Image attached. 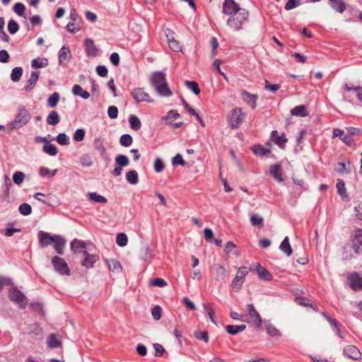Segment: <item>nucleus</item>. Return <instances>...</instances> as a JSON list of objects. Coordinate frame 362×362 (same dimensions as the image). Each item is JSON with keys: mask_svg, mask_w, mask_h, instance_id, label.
Returning a JSON list of instances; mask_svg holds the SVG:
<instances>
[{"mask_svg": "<svg viewBox=\"0 0 362 362\" xmlns=\"http://www.w3.org/2000/svg\"><path fill=\"white\" fill-rule=\"evenodd\" d=\"M151 83L156 88L159 95L165 97L173 95L163 71H158L153 72L151 78Z\"/></svg>", "mask_w": 362, "mask_h": 362, "instance_id": "f257e3e1", "label": "nucleus"}, {"mask_svg": "<svg viewBox=\"0 0 362 362\" xmlns=\"http://www.w3.org/2000/svg\"><path fill=\"white\" fill-rule=\"evenodd\" d=\"M131 95L136 103L141 102L153 103L152 100L148 93H146L143 88H134L132 90Z\"/></svg>", "mask_w": 362, "mask_h": 362, "instance_id": "1a4fd4ad", "label": "nucleus"}, {"mask_svg": "<svg viewBox=\"0 0 362 362\" xmlns=\"http://www.w3.org/2000/svg\"><path fill=\"white\" fill-rule=\"evenodd\" d=\"M269 173L277 181H283L281 165L280 164L272 165L270 167Z\"/></svg>", "mask_w": 362, "mask_h": 362, "instance_id": "c756f323", "label": "nucleus"}, {"mask_svg": "<svg viewBox=\"0 0 362 362\" xmlns=\"http://www.w3.org/2000/svg\"><path fill=\"white\" fill-rule=\"evenodd\" d=\"M126 180L131 185H136L139 182L138 173L135 170H131L126 173Z\"/></svg>", "mask_w": 362, "mask_h": 362, "instance_id": "c9c22d12", "label": "nucleus"}, {"mask_svg": "<svg viewBox=\"0 0 362 362\" xmlns=\"http://www.w3.org/2000/svg\"><path fill=\"white\" fill-rule=\"evenodd\" d=\"M25 178V174L21 171H16L13 175L12 179L13 182L17 185H20L23 183Z\"/></svg>", "mask_w": 362, "mask_h": 362, "instance_id": "6e6d98bb", "label": "nucleus"}, {"mask_svg": "<svg viewBox=\"0 0 362 362\" xmlns=\"http://www.w3.org/2000/svg\"><path fill=\"white\" fill-rule=\"evenodd\" d=\"M13 10L17 15L23 16L25 15V6L23 3L18 2L14 4Z\"/></svg>", "mask_w": 362, "mask_h": 362, "instance_id": "4d7b16f0", "label": "nucleus"}, {"mask_svg": "<svg viewBox=\"0 0 362 362\" xmlns=\"http://www.w3.org/2000/svg\"><path fill=\"white\" fill-rule=\"evenodd\" d=\"M339 168L337 170L339 174H349L351 173V163L348 161L347 164L345 163H338Z\"/></svg>", "mask_w": 362, "mask_h": 362, "instance_id": "09e8293b", "label": "nucleus"}, {"mask_svg": "<svg viewBox=\"0 0 362 362\" xmlns=\"http://www.w3.org/2000/svg\"><path fill=\"white\" fill-rule=\"evenodd\" d=\"M246 310L247 312V315L250 317V320L255 325L257 328L261 327L262 324V317L255 308L253 304H247L246 305Z\"/></svg>", "mask_w": 362, "mask_h": 362, "instance_id": "9b49d317", "label": "nucleus"}, {"mask_svg": "<svg viewBox=\"0 0 362 362\" xmlns=\"http://www.w3.org/2000/svg\"><path fill=\"white\" fill-rule=\"evenodd\" d=\"M351 247L356 255H362V229L356 228L350 237Z\"/></svg>", "mask_w": 362, "mask_h": 362, "instance_id": "6e6552de", "label": "nucleus"}, {"mask_svg": "<svg viewBox=\"0 0 362 362\" xmlns=\"http://www.w3.org/2000/svg\"><path fill=\"white\" fill-rule=\"evenodd\" d=\"M250 271V269L243 266L239 268L235 278L232 281L231 287L235 291H239L245 281V277Z\"/></svg>", "mask_w": 362, "mask_h": 362, "instance_id": "0eeeda50", "label": "nucleus"}, {"mask_svg": "<svg viewBox=\"0 0 362 362\" xmlns=\"http://www.w3.org/2000/svg\"><path fill=\"white\" fill-rule=\"evenodd\" d=\"M300 4V0H288L286 3V4L284 6V8L286 11H290L291 9H293V8H296Z\"/></svg>", "mask_w": 362, "mask_h": 362, "instance_id": "774afa93", "label": "nucleus"}, {"mask_svg": "<svg viewBox=\"0 0 362 362\" xmlns=\"http://www.w3.org/2000/svg\"><path fill=\"white\" fill-rule=\"evenodd\" d=\"M42 151L51 156H54L58 153L57 148L49 141L43 146Z\"/></svg>", "mask_w": 362, "mask_h": 362, "instance_id": "58836bf2", "label": "nucleus"}, {"mask_svg": "<svg viewBox=\"0 0 362 362\" xmlns=\"http://www.w3.org/2000/svg\"><path fill=\"white\" fill-rule=\"evenodd\" d=\"M249 13L245 9H242L240 13L230 16L227 20V25L235 31L242 29V25L248 18Z\"/></svg>", "mask_w": 362, "mask_h": 362, "instance_id": "7ed1b4c3", "label": "nucleus"}, {"mask_svg": "<svg viewBox=\"0 0 362 362\" xmlns=\"http://www.w3.org/2000/svg\"><path fill=\"white\" fill-rule=\"evenodd\" d=\"M130 127L135 131H138L141 127V122L136 115H131L129 119Z\"/></svg>", "mask_w": 362, "mask_h": 362, "instance_id": "37998d69", "label": "nucleus"}, {"mask_svg": "<svg viewBox=\"0 0 362 362\" xmlns=\"http://www.w3.org/2000/svg\"><path fill=\"white\" fill-rule=\"evenodd\" d=\"M54 249L57 254L62 255L64 254V248L66 245V241L65 238L60 235L54 234Z\"/></svg>", "mask_w": 362, "mask_h": 362, "instance_id": "412c9836", "label": "nucleus"}, {"mask_svg": "<svg viewBox=\"0 0 362 362\" xmlns=\"http://www.w3.org/2000/svg\"><path fill=\"white\" fill-rule=\"evenodd\" d=\"M56 141L62 146H66L70 144L69 137L65 133H59L56 137Z\"/></svg>", "mask_w": 362, "mask_h": 362, "instance_id": "3c124183", "label": "nucleus"}, {"mask_svg": "<svg viewBox=\"0 0 362 362\" xmlns=\"http://www.w3.org/2000/svg\"><path fill=\"white\" fill-rule=\"evenodd\" d=\"M225 329H226V331L229 334L235 335L238 333L244 331L246 329V325H228L226 326Z\"/></svg>", "mask_w": 362, "mask_h": 362, "instance_id": "473e14b6", "label": "nucleus"}, {"mask_svg": "<svg viewBox=\"0 0 362 362\" xmlns=\"http://www.w3.org/2000/svg\"><path fill=\"white\" fill-rule=\"evenodd\" d=\"M23 68L21 66H16L13 68L11 74V79L13 82H18V81H20L23 75Z\"/></svg>", "mask_w": 362, "mask_h": 362, "instance_id": "c03bdc74", "label": "nucleus"}, {"mask_svg": "<svg viewBox=\"0 0 362 362\" xmlns=\"http://www.w3.org/2000/svg\"><path fill=\"white\" fill-rule=\"evenodd\" d=\"M245 118V114L241 107L231 110L227 115V121L231 129H237L240 126Z\"/></svg>", "mask_w": 362, "mask_h": 362, "instance_id": "20e7f679", "label": "nucleus"}, {"mask_svg": "<svg viewBox=\"0 0 362 362\" xmlns=\"http://www.w3.org/2000/svg\"><path fill=\"white\" fill-rule=\"evenodd\" d=\"M256 270L259 279L262 281H272L273 279V276L269 271L264 267H262L259 263L257 264Z\"/></svg>", "mask_w": 362, "mask_h": 362, "instance_id": "5701e85b", "label": "nucleus"}, {"mask_svg": "<svg viewBox=\"0 0 362 362\" xmlns=\"http://www.w3.org/2000/svg\"><path fill=\"white\" fill-rule=\"evenodd\" d=\"M19 30V25L16 21L11 19L8 23V30L10 34L14 35L16 34Z\"/></svg>", "mask_w": 362, "mask_h": 362, "instance_id": "13d9d810", "label": "nucleus"}, {"mask_svg": "<svg viewBox=\"0 0 362 362\" xmlns=\"http://www.w3.org/2000/svg\"><path fill=\"white\" fill-rule=\"evenodd\" d=\"M4 183L2 186L3 194L1 196V199L3 200H8L9 199V190L12 187L11 181L9 177L7 175H5L4 177Z\"/></svg>", "mask_w": 362, "mask_h": 362, "instance_id": "bb28decb", "label": "nucleus"}, {"mask_svg": "<svg viewBox=\"0 0 362 362\" xmlns=\"http://www.w3.org/2000/svg\"><path fill=\"white\" fill-rule=\"evenodd\" d=\"M88 197L90 200L96 203L106 204L107 202V199L105 197L98 194L96 192H89L88 194Z\"/></svg>", "mask_w": 362, "mask_h": 362, "instance_id": "ea45409f", "label": "nucleus"}, {"mask_svg": "<svg viewBox=\"0 0 362 362\" xmlns=\"http://www.w3.org/2000/svg\"><path fill=\"white\" fill-rule=\"evenodd\" d=\"M93 145L95 148L99 151L102 158L105 161L109 162L110 158L107 153L105 147L103 146V139L100 137L95 138L93 141Z\"/></svg>", "mask_w": 362, "mask_h": 362, "instance_id": "f3484780", "label": "nucleus"}, {"mask_svg": "<svg viewBox=\"0 0 362 362\" xmlns=\"http://www.w3.org/2000/svg\"><path fill=\"white\" fill-rule=\"evenodd\" d=\"M128 238L124 233H119L116 237V243L120 247H124L127 245Z\"/></svg>", "mask_w": 362, "mask_h": 362, "instance_id": "8fccbe9b", "label": "nucleus"}, {"mask_svg": "<svg viewBox=\"0 0 362 362\" xmlns=\"http://www.w3.org/2000/svg\"><path fill=\"white\" fill-rule=\"evenodd\" d=\"M253 153L258 156H267L271 153L269 148H265L262 145L258 144L251 147Z\"/></svg>", "mask_w": 362, "mask_h": 362, "instance_id": "cd10ccee", "label": "nucleus"}, {"mask_svg": "<svg viewBox=\"0 0 362 362\" xmlns=\"http://www.w3.org/2000/svg\"><path fill=\"white\" fill-rule=\"evenodd\" d=\"M71 57L70 49L68 46H63L58 52L59 64L60 65H65V62L68 59Z\"/></svg>", "mask_w": 362, "mask_h": 362, "instance_id": "b1692460", "label": "nucleus"}, {"mask_svg": "<svg viewBox=\"0 0 362 362\" xmlns=\"http://www.w3.org/2000/svg\"><path fill=\"white\" fill-rule=\"evenodd\" d=\"M83 259L81 261V266L86 269L93 267L94 264L99 260V256L97 255H90L86 250L82 251Z\"/></svg>", "mask_w": 362, "mask_h": 362, "instance_id": "f8f14e48", "label": "nucleus"}, {"mask_svg": "<svg viewBox=\"0 0 362 362\" xmlns=\"http://www.w3.org/2000/svg\"><path fill=\"white\" fill-rule=\"evenodd\" d=\"M153 168H154V170L156 173H160L161 171L163 170V169L165 168V165L161 158H157L155 160L154 164H153Z\"/></svg>", "mask_w": 362, "mask_h": 362, "instance_id": "e2e57ef3", "label": "nucleus"}, {"mask_svg": "<svg viewBox=\"0 0 362 362\" xmlns=\"http://www.w3.org/2000/svg\"><path fill=\"white\" fill-rule=\"evenodd\" d=\"M242 9L234 0H225L223 3V13L227 16L237 14Z\"/></svg>", "mask_w": 362, "mask_h": 362, "instance_id": "9d476101", "label": "nucleus"}, {"mask_svg": "<svg viewBox=\"0 0 362 362\" xmlns=\"http://www.w3.org/2000/svg\"><path fill=\"white\" fill-rule=\"evenodd\" d=\"M80 163H81V165L83 167H90L91 165H93L92 159L87 154L83 155V156H81L80 158Z\"/></svg>", "mask_w": 362, "mask_h": 362, "instance_id": "0e129e2a", "label": "nucleus"}, {"mask_svg": "<svg viewBox=\"0 0 362 362\" xmlns=\"http://www.w3.org/2000/svg\"><path fill=\"white\" fill-rule=\"evenodd\" d=\"M31 119V114L25 105H21L17 108V114L15 119L9 124V130H13L23 127L28 123Z\"/></svg>", "mask_w": 362, "mask_h": 362, "instance_id": "f03ea898", "label": "nucleus"}, {"mask_svg": "<svg viewBox=\"0 0 362 362\" xmlns=\"http://www.w3.org/2000/svg\"><path fill=\"white\" fill-rule=\"evenodd\" d=\"M47 344L51 349H56L62 346V342L58 339L54 334H50L47 337Z\"/></svg>", "mask_w": 362, "mask_h": 362, "instance_id": "e433bc0d", "label": "nucleus"}, {"mask_svg": "<svg viewBox=\"0 0 362 362\" xmlns=\"http://www.w3.org/2000/svg\"><path fill=\"white\" fill-rule=\"evenodd\" d=\"M212 271L217 281L222 284L226 281V270L224 267L220 264L213 266Z\"/></svg>", "mask_w": 362, "mask_h": 362, "instance_id": "a211bd4d", "label": "nucleus"}, {"mask_svg": "<svg viewBox=\"0 0 362 362\" xmlns=\"http://www.w3.org/2000/svg\"><path fill=\"white\" fill-rule=\"evenodd\" d=\"M133 139L130 134H124L120 136L119 143L122 146L128 147L132 144Z\"/></svg>", "mask_w": 362, "mask_h": 362, "instance_id": "603ef678", "label": "nucleus"}, {"mask_svg": "<svg viewBox=\"0 0 362 362\" xmlns=\"http://www.w3.org/2000/svg\"><path fill=\"white\" fill-rule=\"evenodd\" d=\"M9 299L24 309L28 304V298L16 287H11L8 291Z\"/></svg>", "mask_w": 362, "mask_h": 362, "instance_id": "39448f33", "label": "nucleus"}, {"mask_svg": "<svg viewBox=\"0 0 362 362\" xmlns=\"http://www.w3.org/2000/svg\"><path fill=\"white\" fill-rule=\"evenodd\" d=\"M48 65V60L46 58H37L31 62V66L33 69L42 68Z\"/></svg>", "mask_w": 362, "mask_h": 362, "instance_id": "a19ab883", "label": "nucleus"}, {"mask_svg": "<svg viewBox=\"0 0 362 362\" xmlns=\"http://www.w3.org/2000/svg\"><path fill=\"white\" fill-rule=\"evenodd\" d=\"M70 247L74 254L81 255L83 250H86V245L84 241L75 238L71 242Z\"/></svg>", "mask_w": 362, "mask_h": 362, "instance_id": "4be33fe9", "label": "nucleus"}, {"mask_svg": "<svg viewBox=\"0 0 362 362\" xmlns=\"http://www.w3.org/2000/svg\"><path fill=\"white\" fill-rule=\"evenodd\" d=\"M348 281L349 286L354 291L362 290V276H361L358 273L354 272L349 275Z\"/></svg>", "mask_w": 362, "mask_h": 362, "instance_id": "ddd939ff", "label": "nucleus"}, {"mask_svg": "<svg viewBox=\"0 0 362 362\" xmlns=\"http://www.w3.org/2000/svg\"><path fill=\"white\" fill-rule=\"evenodd\" d=\"M266 330L267 334L271 337L279 336L280 332L279 330L272 324H269L266 326Z\"/></svg>", "mask_w": 362, "mask_h": 362, "instance_id": "338daca9", "label": "nucleus"}, {"mask_svg": "<svg viewBox=\"0 0 362 362\" xmlns=\"http://www.w3.org/2000/svg\"><path fill=\"white\" fill-rule=\"evenodd\" d=\"M330 6L337 12L343 13L346 9V5L343 0H329Z\"/></svg>", "mask_w": 362, "mask_h": 362, "instance_id": "c85d7f7f", "label": "nucleus"}, {"mask_svg": "<svg viewBox=\"0 0 362 362\" xmlns=\"http://www.w3.org/2000/svg\"><path fill=\"white\" fill-rule=\"evenodd\" d=\"M250 223L254 226L262 228L264 226V218L258 214H252L250 216Z\"/></svg>", "mask_w": 362, "mask_h": 362, "instance_id": "de8ad7c7", "label": "nucleus"}, {"mask_svg": "<svg viewBox=\"0 0 362 362\" xmlns=\"http://www.w3.org/2000/svg\"><path fill=\"white\" fill-rule=\"evenodd\" d=\"M151 258V255L150 253V249L148 245H146L141 250L140 259L144 262H149Z\"/></svg>", "mask_w": 362, "mask_h": 362, "instance_id": "5fc2aeb1", "label": "nucleus"}, {"mask_svg": "<svg viewBox=\"0 0 362 362\" xmlns=\"http://www.w3.org/2000/svg\"><path fill=\"white\" fill-rule=\"evenodd\" d=\"M40 71H32L30 78L27 81L26 85L24 87L25 90L27 92L30 91L35 87L39 78Z\"/></svg>", "mask_w": 362, "mask_h": 362, "instance_id": "a878e982", "label": "nucleus"}, {"mask_svg": "<svg viewBox=\"0 0 362 362\" xmlns=\"http://www.w3.org/2000/svg\"><path fill=\"white\" fill-rule=\"evenodd\" d=\"M84 47L86 54L90 57H95L98 49L95 47L93 40L91 38H86L84 42Z\"/></svg>", "mask_w": 362, "mask_h": 362, "instance_id": "393cba45", "label": "nucleus"}, {"mask_svg": "<svg viewBox=\"0 0 362 362\" xmlns=\"http://www.w3.org/2000/svg\"><path fill=\"white\" fill-rule=\"evenodd\" d=\"M241 95L243 100L247 103L252 109H255L257 107V100L258 98V95L257 94H252L247 91L246 90H241Z\"/></svg>", "mask_w": 362, "mask_h": 362, "instance_id": "aec40b11", "label": "nucleus"}, {"mask_svg": "<svg viewBox=\"0 0 362 362\" xmlns=\"http://www.w3.org/2000/svg\"><path fill=\"white\" fill-rule=\"evenodd\" d=\"M185 85L196 95H198L200 93V88L196 81L187 80L185 81Z\"/></svg>", "mask_w": 362, "mask_h": 362, "instance_id": "a18cd8bd", "label": "nucleus"}, {"mask_svg": "<svg viewBox=\"0 0 362 362\" xmlns=\"http://www.w3.org/2000/svg\"><path fill=\"white\" fill-rule=\"evenodd\" d=\"M279 249L284 253H285V255L286 256H291V254L293 252V250H292V247H291V246L290 245L289 239H288V236H286L284 238V239L283 240V241L281 243L280 246H279Z\"/></svg>", "mask_w": 362, "mask_h": 362, "instance_id": "7c9ffc66", "label": "nucleus"}, {"mask_svg": "<svg viewBox=\"0 0 362 362\" xmlns=\"http://www.w3.org/2000/svg\"><path fill=\"white\" fill-rule=\"evenodd\" d=\"M86 135V132L83 129H77L74 134V140L76 141H82Z\"/></svg>", "mask_w": 362, "mask_h": 362, "instance_id": "bf43d9fd", "label": "nucleus"}, {"mask_svg": "<svg viewBox=\"0 0 362 362\" xmlns=\"http://www.w3.org/2000/svg\"><path fill=\"white\" fill-rule=\"evenodd\" d=\"M115 163L120 167H126L129 164V160L125 155L119 154L115 158Z\"/></svg>", "mask_w": 362, "mask_h": 362, "instance_id": "49530a36", "label": "nucleus"}, {"mask_svg": "<svg viewBox=\"0 0 362 362\" xmlns=\"http://www.w3.org/2000/svg\"><path fill=\"white\" fill-rule=\"evenodd\" d=\"M18 211L23 216H28L32 213V207L28 203H23L19 206Z\"/></svg>", "mask_w": 362, "mask_h": 362, "instance_id": "864d4df0", "label": "nucleus"}, {"mask_svg": "<svg viewBox=\"0 0 362 362\" xmlns=\"http://www.w3.org/2000/svg\"><path fill=\"white\" fill-rule=\"evenodd\" d=\"M271 140L275 143L281 149L284 150L286 148V144L288 142V139L286 137L284 133L281 135L278 134L276 130H273L271 133Z\"/></svg>", "mask_w": 362, "mask_h": 362, "instance_id": "dca6fc26", "label": "nucleus"}, {"mask_svg": "<svg viewBox=\"0 0 362 362\" xmlns=\"http://www.w3.org/2000/svg\"><path fill=\"white\" fill-rule=\"evenodd\" d=\"M291 114L294 116L304 117L308 115V112L304 105H300L294 107L291 110Z\"/></svg>", "mask_w": 362, "mask_h": 362, "instance_id": "2f4dec72", "label": "nucleus"}, {"mask_svg": "<svg viewBox=\"0 0 362 362\" xmlns=\"http://www.w3.org/2000/svg\"><path fill=\"white\" fill-rule=\"evenodd\" d=\"M162 308L159 305H156L151 310V315L155 320H158L161 317Z\"/></svg>", "mask_w": 362, "mask_h": 362, "instance_id": "69168bd1", "label": "nucleus"}, {"mask_svg": "<svg viewBox=\"0 0 362 362\" xmlns=\"http://www.w3.org/2000/svg\"><path fill=\"white\" fill-rule=\"evenodd\" d=\"M59 98L60 96L57 92L53 93L49 95V97L47 99V106L51 108L55 107L57 105Z\"/></svg>", "mask_w": 362, "mask_h": 362, "instance_id": "79ce46f5", "label": "nucleus"}, {"mask_svg": "<svg viewBox=\"0 0 362 362\" xmlns=\"http://www.w3.org/2000/svg\"><path fill=\"white\" fill-rule=\"evenodd\" d=\"M343 351L346 357L353 360H358L361 358V354L359 349L354 345L346 346Z\"/></svg>", "mask_w": 362, "mask_h": 362, "instance_id": "6ab92c4d", "label": "nucleus"}, {"mask_svg": "<svg viewBox=\"0 0 362 362\" xmlns=\"http://www.w3.org/2000/svg\"><path fill=\"white\" fill-rule=\"evenodd\" d=\"M194 337L197 339L203 340L204 342H206V343L209 341V334L206 331H203V332L196 331L194 332Z\"/></svg>", "mask_w": 362, "mask_h": 362, "instance_id": "052dcab7", "label": "nucleus"}, {"mask_svg": "<svg viewBox=\"0 0 362 362\" xmlns=\"http://www.w3.org/2000/svg\"><path fill=\"white\" fill-rule=\"evenodd\" d=\"M72 93L75 95H78L83 99H88L90 97V93L84 90L82 87L78 84H76L72 88Z\"/></svg>", "mask_w": 362, "mask_h": 362, "instance_id": "f704fd0d", "label": "nucleus"}, {"mask_svg": "<svg viewBox=\"0 0 362 362\" xmlns=\"http://www.w3.org/2000/svg\"><path fill=\"white\" fill-rule=\"evenodd\" d=\"M39 244L41 247H47L52 245L54 240V235H51L50 233L40 230L37 233Z\"/></svg>", "mask_w": 362, "mask_h": 362, "instance_id": "4468645a", "label": "nucleus"}, {"mask_svg": "<svg viewBox=\"0 0 362 362\" xmlns=\"http://www.w3.org/2000/svg\"><path fill=\"white\" fill-rule=\"evenodd\" d=\"M345 129L346 132H348V136L351 138L355 136H358L362 132V129L354 127H347Z\"/></svg>", "mask_w": 362, "mask_h": 362, "instance_id": "680f3d73", "label": "nucleus"}, {"mask_svg": "<svg viewBox=\"0 0 362 362\" xmlns=\"http://www.w3.org/2000/svg\"><path fill=\"white\" fill-rule=\"evenodd\" d=\"M52 264L55 271L62 276H70L71 271L66 261L59 256H54L52 258Z\"/></svg>", "mask_w": 362, "mask_h": 362, "instance_id": "423d86ee", "label": "nucleus"}, {"mask_svg": "<svg viewBox=\"0 0 362 362\" xmlns=\"http://www.w3.org/2000/svg\"><path fill=\"white\" fill-rule=\"evenodd\" d=\"M344 90H346V93H344V98H350V93L354 92L356 95L358 100L362 102V87L361 86H354L352 84L346 83L344 86Z\"/></svg>", "mask_w": 362, "mask_h": 362, "instance_id": "2eb2a0df", "label": "nucleus"}, {"mask_svg": "<svg viewBox=\"0 0 362 362\" xmlns=\"http://www.w3.org/2000/svg\"><path fill=\"white\" fill-rule=\"evenodd\" d=\"M46 122L48 124L55 126L60 122V117L56 110H52L47 117Z\"/></svg>", "mask_w": 362, "mask_h": 362, "instance_id": "72a5a7b5", "label": "nucleus"}, {"mask_svg": "<svg viewBox=\"0 0 362 362\" xmlns=\"http://www.w3.org/2000/svg\"><path fill=\"white\" fill-rule=\"evenodd\" d=\"M336 187L337 189L338 194L341 196V198L348 197V194L345 187V182L341 179L337 180Z\"/></svg>", "mask_w": 362, "mask_h": 362, "instance_id": "4c0bfd02", "label": "nucleus"}]
</instances>
